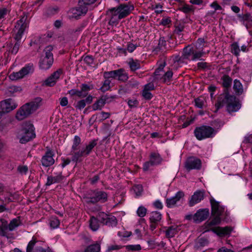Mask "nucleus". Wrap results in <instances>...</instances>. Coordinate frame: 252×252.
I'll list each match as a JSON object with an SVG mask.
<instances>
[{
    "label": "nucleus",
    "mask_w": 252,
    "mask_h": 252,
    "mask_svg": "<svg viewBox=\"0 0 252 252\" xmlns=\"http://www.w3.org/2000/svg\"><path fill=\"white\" fill-rule=\"evenodd\" d=\"M81 142L80 137L78 135H75L73 140L70 153L72 155V160L76 162L81 161L82 157L88 156L91 153L93 148L97 145V140L94 139L89 142L85 147L80 149Z\"/></svg>",
    "instance_id": "1"
},
{
    "label": "nucleus",
    "mask_w": 252,
    "mask_h": 252,
    "mask_svg": "<svg viewBox=\"0 0 252 252\" xmlns=\"http://www.w3.org/2000/svg\"><path fill=\"white\" fill-rule=\"evenodd\" d=\"M224 106H226L227 111L229 113L237 111L241 107V104L236 100V97L225 91L219 95L215 104L217 111Z\"/></svg>",
    "instance_id": "2"
},
{
    "label": "nucleus",
    "mask_w": 252,
    "mask_h": 252,
    "mask_svg": "<svg viewBox=\"0 0 252 252\" xmlns=\"http://www.w3.org/2000/svg\"><path fill=\"white\" fill-rule=\"evenodd\" d=\"M134 9V6L131 3L121 4L117 7L110 10V19L109 23L112 26H116L120 20L127 16Z\"/></svg>",
    "instance_id": "3"
},
{
    "label": "nucleus",
    "mask_w": 252,
    "mask_h": 252,
    "mask_svg": "<svg viewBox=\"0 0 252 252\" xmlns=\"http://www.w3.org/2000/svg\"><path fill=\"white\" fill-rule=\"evenodd\" d=\"M27 18V16H22L15 24L13 32L15 34L14 38L16 40V42L11 49L12 54H16L18 52L21 45L20 40L24 31L28 27V23L26 22Z\"/></svg>",
    "instance_id": "4"
},
{
    "label": "nucleus",
    "mask_w": 252,
    "mask_h": 252,
    "mask_svg": "<svg viewBox=\"0 0 252 252\" xmlns=\"http://www.w3.org/2000/svg\"><path fill=\"white\" fill-rule=\"evenodd\" d=\"M41 98L36 97L33 101L23 105L17 112L16 118L17 120H23L34 111L36 110L40 105Z\"/></svg>",
    "instance_id": "5"
},
{
    "label": "nucleus",
    "mask_w": 252,
    "mask_h": 252,
    "mask_svg": "<svg viewBox=\"0 0 252 252\" xmlns=\"http://www.w3.org/2000/svg\"><path fill=\"white\" fill-rule=\"evenodd\" d=\"M83 199L88 204H94L97 202L104 203L107 201L108 194L98 189L91 190L84 195Z\"/></svg>",
    "instance_id": "6"
},
{
    "label": "nucleus",
    "mask_w": 252,
    "mask_h": 252,
    "mask_svg": "<svg viewBox=\"0 0 252 252\" xmlns=\"http://www.w3.org/2000/svg\"><path fill=\"white\" fill-rule=\"evenodd\" d=\"M218 130L207 125H202L196 127L194 130V135L198 140L207 138H212L216 135Z\"/></svg>",
    "instance_id": "7"
},
{
    "label": "nucleus",
    "mask_w": 252,
    "mask_h": 252,
    "mask_svg": "<svg viewBox=\"0 0 252 252\" xmlns=\"http://www.w3.org/2000/svg\"><path fill=\"white\" fill-rule=\"evenodd\" d=\"M53 49L52 46H47L44 50L45 55L41 57L39 62V67L43 70L48 69L52 65L54 61L52 51Z\"/></svg>",
    "instance_id": "8"
},
{
    "label": "nucleus",
    "mask_w": 252,
    "mask_h": 252,
    "mask_svg": "<svg viewBox=\"0 0 252 252\" xmlns=\"http://www.w3.org/2000/svg\"><path fill=\"white\" fill-rule=\"evenodd\" d=\"M185 193L182 191H178L174 196L167 198L165 203L168 208H174L183 204L184 201Z\"/></svg>",
    "instance_id": "9"
},
{
    "label": "nucleus",
    "mask_w": 252,
    "mask_h": 252,
    "mask_svg": "<svg viewBox=\"0 0 252 252\" xmlns=\"http://www.w3.org/2000/svg\"><path fill=\"white\" fill-rule=\"evenodd\" d=\"M33 71V66L32 64H26L18 72H13L9 76L12 80H16L23 78L24 76Z\"/></svg>",
    "instance_id": "10"
},
{
    "label": "nucleus",
    "mask_w": 252,
    "mask_h": 252,
    "mask_svg": "<svg viewBox=\"0 0 252 252\" xmlns=\"http://www.w3.org/2000/svg\"><path fill=\"white\" fill-rule=\"evenodd\" d=\"M22 136L19 138V142L24 144L35 137V134L33 129V126L30 125L27 127H24L22 130Z\"/></svg>",
    "instance_id": "11"
},
{
    "label": "nucleus",
    "mask_w": 252,
    "mask_h": 252,
    "mask_svg": "<svg viewBox=\"0 0 252 252\" xmlns=\"http://www.w3.org/2000/svg\"><path fill=\"white\" fill-rule=\"evenodd\" d=\"M47 151L41 159L42 166L47 167L52 166L55 163L54 157L55 154L50 148L47 147Z\"/></svg>",
    "instance_id": "12"
},
{
    "label": "nucleus",
    "mask_w": 252,
    "mask_h": 252,
    "mask_svg": "<svg viewBox=\"0 0 252 252\" xmlns=\"http://www.w3.org/2000/svg\"><path fill=\"white\" fill-rule=\"evenodd\" d=\"M201 166L200 159L195 157L189 158L185 163V167L188 170L192 169H199Z\"/></svg>",
    "instance_id": "13"
},
{
    "label": "nucleus",
    "mask_w": 252,
    "mask_h": 252,
    "mask_svg": "<svg viewBox=\"0 0 252 252\" xmlns=\"http://www.w3.org/2000/svg\"><path fill=\"white\" fill-rule=\"evenodd\" d=\"M149 220L150 229L153 231L157 228L158 223L161 220V214L158 211H153L150 214Z\"/></svg>",
    "instance_id": "14"
},
{
    "label": "nucleus",
    "mask_w": 252,
    "mask_h": 252,
    "mask_svg": "<svg viewBox=\"0 0 252 252\" xmlns=\"http://www.w3.org/2000/svg\"><path fill=\"white\" fill-rule=\"evenodd\" d=\"M62 73L61 69H58L55 71L44 81L43 85L49 87L54 86L59 79Z\"/></svg>",
    "instance_id": "15"
},
{
    "label": "nucleus",
    "mask_w": 252,
    "mask_h": 252,
    "mask_svg": "<svg viewBox=\"0 0 252 252\" xmlns=\"http://www.w3.org/2000/svg\"><path fill=\"white\" fill-rule=\"evenodd\" d=\"M0 106L2 107V109L5 111V112L9 113L15 109L17 107L18 105L12 98H8L1 101Z\"/></svg>",
    "instance_id": "16"
},
{
    "label": "nucleus",
    "mask_w": 252,
    "mask_h": 252,
    "mask_svg": "<svg viewBox=\"0 0 252 252\" xmlns=\"http://www.w3.org/2000/svg\"><path fill=\"white\" fill-rule=\"evenodd\" d=\"M205 191L204 190H198L196 191L191 196L189 200V206L192 207L195 204L198 203L204 198Z\"/></svg>",
    "instance_id": "17"
},
{
    "label": "nucleus",
    "mask_w": 252,
    "mask_h": 252,
    "mask_svg": "<svg viewBox=\"0 0 252 252\" xmlns=\"http://www.w3.org/2000/svg\"><path fill=\"white\" fill-rule=\"evenodd\" d=\"M209 211L208 209H201L198 210L193 216V220L196 222L202 221L208 217Z\"/></svg>",
    "instance_id": "18"
},
{
    "label": "nucleus",
    "mask_w": 252,
    "mask_h": 252,
    "mask_svg": "<svg viewBox=\"0 0 252 252\" xmlns=\"http://www.w3.org/2000/svg\"><path fill=\"white\" fill-rule=\"evenodd\" d=\"M113 97H110L107 95L102 96L100 99L97 100L92 105V109L94 111L101 110L106 103H108L111 101V99Z\"/></svg>",
    "instance_id": "19"
},
{
    "label": "nucleus",
    "mask_w": 252,
    "mask_h": 252,
    "mask_svg": "<svg viewBox=\"0 0 252 252\" xmlns=\"http://www.w3.org/2000/svg\"><path fill=\"white\" fill-rule=\"evenodd\" d=\"M88 10V7L85 6L82 3H79V6L73 8L71 9L72 16L75 18L85 15Z\"/></svg>",
    "instance_id": "20"
},
{
    "label": "nucleus",
    "mask_w": 252,
    "mask_h": 252,
    "mask_svg": "<svg viewBox=\"0 0 252 252\" xmlns=\"http://www.w3.org/2000/svg\"><path fill=\"white\" fill-rule=\"evenodd\" d=\"M211 203L212 214L214 216H221L224 211V207L221 206L219 202L215 200H211Z\"/></svg>",
    "instance_id": "21"
},
{
    "label": "nucleus",
    "mask_w": 252,
    "mask_h": 252,
    "mask_svg": "<svg viewBox=\"0 0 252 252\" xmlns=\"http://www.w3.org/2000/svg\"><path fill=\"white\" fill-rule=\"evenodd\" d=\"M64 179V176L62 175V172H59L56 173L55 176H48L47 179V182L46 183V186H50L52 184L58 183L61 182Z\"/></svg>",
    "instance_id": "22"
},
{
    "label": "nucleus",
    "mask_w": 252,
    "mask_h": 252,
    "mask_svg": "<svg viewBox=\"0 0 252 252\" xmlns=\"http://www.w3.org/2000/svg\"><path fill=\"white\" fill-rule=\"evenodd\" d=\"M164 231L165 236L168 238H171L175 236L180 230L179 226L177 225H173L168 227H164Z\"/></svg>",
    "instance_id": "23"
},
{
    "label": "nucleus",
    "mask_w": 252,
    "mask_h": 252,
    "mask_svg": "<svg viewBox=\"0 0 252 252\" xmlns=\"http://www.w3.org/2000/svg\"><path fill=\"white\" fill-rule=\"evenodd\" d=\"M212 230L218 235L223 236L229 234L232 231V228L229 226L224 227H217L213 228Z\"/></svg>",
    "instance_id": "24"
},
{
    "label": "nucleus",
    "mask_w": 252,
    "mask_h": 252,
    "mask_svg": "<svg viewBox=\"0 0 252 252\" xmlns=\"http://www.w3.org/2000/svg\"><path fill=\"white\" fill-rule=\"evenodd\" d=\"M75 38V36H73L68 30L66 33L58 37V41L63 44H65L73 40Z\"/></svg>",
    "instance_id": "25"
},
{
    "label": "nucleus",
    "mask_w": 252,
    "mask_h": 252,
    "mask_svg": "<svg viewBox=\"0 0 252 252\" xmlns=\"http://www.w3.org/2000/svg\"><path fill=\"white\" fill-rule=\"evenodd\" d=\"M153 165H158L161 163L162 159L160 157V155L158 153H151L150 155L149 160Z\"/></svg>",
    "instance_id": "26"
},
{
    "label": "nucleus",
    "mask_w": 252,
    "mask_h": 252,
    "mask_svg": "<svg viewBox=\"0 0 252 252\" xmlns=\"http://www.w3.org/2000/svg\"><path fill=\"white\" fill-rule=\"evenodd\" d=\"M1 224L0 225V236L9 238L10 237L7 235V232L8 230V225L7 221L5 220H1Z\"/></svg>",
    "instance_id": "27"
},
{
    "label": "nucleus",
    "mask_w": 252,
    "mask_h": 252,
    "mask_svg": "<svg viewBox=\"0 0 252 252\" xmlns=\"http://www.w3.org/2000/svg\"><path fill=\"white\" fill-rule=\"evenodd\" d=\"M192 47V45H188L183 49L181 56L183 60H191Z\"/></svg>",
    "instance_id": "28"
},
{
    "label": "nucleus",
    "mask_w": 252,
    "mask_h": 252,
    "mask_svg": "<svg viewBox=\"0 0 252 252\" xmlns=\"http://www.w3.org/2000/svg\"><path fill=\"white\" fill-rule=\"evenodd\" d=\"M204 55L203 49L198 50L196 47L193 46L191 60L196 61L199 59Z\"/></svg>",
    "instance_id": "29"
},
{
    "label": "nucleus",
    "mask_w": 252,
    "mask_h": 252,
    "mask_svg": "<svg viewBox=\"0 0 252 252\" xmlns=\"http://www.w3.org/2000/svg\"><path fill=\"white\" fill-rule=\"evenodd\" d=\"M110 116V113L108 112H102L100 113H98L96 115H93L91 118L90 119V121H94L96 120L97 119H98V121H103L105 119L109 118Z\"/></svg>",
    "instance_id": "30"
},
{
    "label": "nucleus",
    "mask_w": 252,
    "mask_h": 252,
    "mask_svg": "<svg viewBox=\"0 0 252 252\" xmlns=\"http://www.w3.org/2000/svg\"><path fill=\"white\" fill-rule=\"evenodd\" d=\"M89 226L93 231L97 230L100 226L98 219L94 216L91 217L89 220Z\"/></svg>",
    "instance_id": "31"
},
{
    "label": "nucleus",
    "mask_w": 252,
    "mask_h": 252,
    "mask_svg": "<svg viewBox=\"0 0 252 252\" xmlns=\"http://www.w3.org/2000/svg\"><path fill=\"white\" fill-rule=\"evenodd\" d=\"M128 64L132 71H134L141 68L140 62L138 60H134L132 58L129 59Z\"/></svg>",
    "instance_id": "32"
},
{
    "label": "nucleus",
    "mask_w": 252,
    "mask_h": 252,
    "mask_svg": "<svg viewBox=\"0 0 252 252\" xmlns=\"http://www.w3.org/2000/svg\"><path fill=\"white\" fill-rule=\"evenodd\" d=\"M21 224V221L19 217L12 219L8 225V230L9 231H13L16 228Z\"/></svg>",
    "instance_id": "33"
},
{
    "label": "nucleus",
    "mask_w": 252,
    "mask_h": 252,
    "mask_svg": "<svg viewBox=\"0 0 252 252\" xmlns=\"http://www.w3.org/2000/svg\"><path fill=\"white\" fill-rule=\"evenodd\" d=\"M222 80V86L225 88L224 91L228 92V89L231 86L232 79L228 76L224 75L221 78Z\"/></svg>",
    "instance_id": "34"
},
{
    "label": "nucleus",
    "mask_w": 252,
    "mask_h": 252,
    "mask_svg": "<svg viewBox=\"0 0 252 252\" xmlns=\"http://www.w3.org/2000/svg\"><path fill=\"white\" fill-rule=\"evenodd\" d=\"M233 89L237 94H241L243 92V85L240 81L237 79L234 80Z\"/></svg>",
    "instance_id": "35"
},
{
    "label": "nucleus",
    "mask_w": 252,
    "mask_h": 252,
    "mask_svg": "<svg viewBox=\"0 0 252 252\" xmlns=\"http://www.w3.org/2000/svg\"><path fill=\"white\" fill-rule=\"evenodd\" d=\"M173 74V73L171 70H169L166 72L161 78L163 82L167 85L170 84L172 80Z\"/></svg>",
    "instance_id": "36"
},
{
    "label": "nucleus",
    "mask_w": 252,
    "mask_h": 252,
    "mask_svg": "<svg viewBox=\"0 0 252 252\" xmlns=\"http://www.w3.org/2000/svg\"><path fill=\"white\" fill-rule=\"evenodd\" d=\"M195 106L198 108H203L206 103V99L204 97H198L194 99Z\"/></svg>",
    "instance_id": "37"
},
{
    "label": "nucleus",
    "mask_w": 252,
    "mask_h": 252,
    "mask_svg": "<svg viewBox=\"0 0 252 252\" xmlns=\"http://www.w3.org/2000/svg\"><path fill=\"white\" fill-rule=\"evenodd\" d=\"M100 250V245L98 243H96L87 247L84 252H99Z\"/></svg>",
    "instance_id": "38"
},
{
    "label": "nucleus",
    "mask_w": 252,
    "mask_h": 252,
    "mask_svg": "<svg viewBox=\"0 0 252 252\" xmlns=\"http://www.w3.org/2000/svg\"><path fill=\"white\" fill-rule=\"evenodd\" d=\"M179 10L185 13H189L194 11V7L192 5L184 4L179 7Z\"/></svg>",
    "instance_id": "39"
},
{
    "label": "nucleus",
    "mask_w": 252,
    "mask_h": 252,
    "mask_svg": "<svg viewBox=\"0 0 252 252\" xmlns=\"http://www.w3.org/2000/svg\"><path fill=\"white\" fill-rule=\"evenodd\" d=\"M68 94L71 95H77L79 97H84L87 96V93H82V91L77 89H71L68 91Z\"/></svg>",
    "instance_id": "40"
},
{
    "label": "nucleus",
    "mask_w": 252,
    "mask_h": 252,
    "mask_svg": "<svg viewBox=\"0 0 252 252\" xmlns=\"http://www.w3.org/2000/svg\"><path fill=\"white\" fill-rule=\"evenodd\" d=\"M119 73L117 76V78L119 80L125 82L128 79V76L126 73L123 69H118Z\"/></svg>",
    "instance_id": "41"
},
{
    "label": "nucleus",
    "mask_w": 252,
    "mask_h": 252,
    "mask_svg": "<svg viewBox=\"0 0 252 252\" xmlns=\"http://www.w3.org/2000/svg\"><path fill=\"white\" fill-rule=\"evenodd\" d=\"M119 72L118 69L108 72H104L103 76L104 78H107L108 79H110L111 78L116 79Z\"/></svg>",
    "instance_id": "42"
},
{
    "label": "nucleus",
    "mask_w": 252,
    "mask_h": 252,
    "mask_svg": "<svg viewBox=\"0 0 252 252\" xmlns=\"http://www.w3.org/2000/svg\"><path fill=\"white\" fill-rule=\"evenodd\" d=\"M60 221L56 217H52L49 220V224L52 228H56L60 225Z\"/></svg>",
    "instance_id": "43"
},
{
    "label": "nucleus",
    "mask_w": 252,
    "mask_h": 252,
    "mask_svg": "<svg viewBox=\"0 0 252 252\" xmlns=\"http://www.w3.org/2000/svg\"><path fill=\"white\" fill-rule=\"evenodd\" d=\"M128 252L139 251L141 250V247L140 245H128L124 246Z\"/></svg>",
    "instance_id": "44"
},
{
    "label": "nucleus",
    "mask_w": 252,
    "mask_h": 252,
    "mask_svg": "<svg viewBox=\"0 0 252 252\" xmlns=\"http://www.w3.org/2000/svg\"><path fill=\"white\" fill-rule=\"evenodd\" d=\"M105 79V80L103 82L102 86L100 88V90H101L102 92H105L109 90L110 88V83L111 81L107 78Z\"/></svg>",
    "instance_id": "45"
},
{
    "label": "nucleus",
    "mask_w": 252,
    "mask_h": 252,
    "mask_svg": "<svg viewBox=\"0 0 252 252\" xmlns=\"http://www.w3.org/2000/svg\"><path fill=\"white\" fill-rule=\"evenodd\" d=\"M37 240L36 239L33 237L32 240L28 244L26 252H33L34 250L33 248Z\"/></svg>",
    "instance_id": "46"
},
{
    "label": "nucleus",
    "mask_w": 252,
    "mask_h": 252,
    "mask_svg": "<svg viewBox=\"0 0 252 252\" xmlns=\"http://www.w3.org/2000/svg\"><path fill=\"white\" fill-rule=\"evenodd\" d=\"M132 189L136 196L141 195L143 191V187L141 185H134L132 188Z\"/></svg>",
    "instance_id": "47"
},
{
    "label": "nucleus",
    "mask_w": 252,
    "mask_h": 252,
    "mask_svg": "<svg viewBox=\"0 0 252 252\" xmlns=\"http://www.w3.org/2000/svg\"><path fill=\"white\" fill-rule=\"evenodd\" d=\"M108 215L104 212H100L97 216L96 218L101 223L105 224Z\"/></svg>",
    "instance_id": "48"
},
{
    "label": "nucleus",
    "mask_w": 252,
    "mask_h": 252,
    "mask_svg": "<svg viewBox=\"0 0 252 252\" xmlns=\"http://www.w3.org/2000/svg\"><path fill=\"white\" fill-rule=\"evenodd\" d=\"M117 221L115 217L108 216L105 225L109 226H115L117 224Z\"/></svg>",
    "instance_id": "49"
},
{
    "label": "nucleus",
    "mask_w": 252,
    "mask_h": 252,
    "mask_svg": "<svg viewBox=\"0 0 252 252\" xmlns=\"http://www.w3.org/2000/svg\"><path fill=\"white\" fill-rule=\"evenodd\" d=\"M166 65V62L164 60L161 61L160 63H159L158 67V68L155 70L154 74L156 76H158L160 75V72L162 71L164 67Z\"/></svg>",
    "instance_id": "50"
},
{
    "label": "nucleus",
    "mask_w": 252,
    "mask_h": 252,
    "mask_svg": "<svg viewBox=\"0 0 252 252\" xmlns=\"http://www.w3.org/2000/svg\"><path fill=\"white\" fill-rule=\"evenodd\" d=\"M147 211V210L145 207L140 206L138 207L136 213L139 217L143 218L146 216Z\"/></svg>",
    "instance_id": "51"
},
{
    "label": "nucleus",
    "mask_w": 252,
    "mask_h": 252,
    "mask_svg": "<svg viewBox=\"0 0 252 252\" xmlns=\"http://www.w3.org/2000/svg\"><path fill=\"white\" fill-rule=\"evenodd\" d=\"M185 28L184 24L180 23L175 26V29L174 30V33L178 34L179 35H181V32L184 31Z\"/></svg>",
    "instance_id": "52"
},
{
    "label": "nucleus",
    "mask_w": 252,
    "mask_h": 252,
    "mask_svg": "<svg viewBox=\"0 0 252 252\" xmlns=\"http://www.w3.org/2000/svg\"><path fill=\"white\" fill-rule=\"evenodd\" d=\"M240 51L238 44L237 42L233 43L231 45V53L237 56L239 55Z\"/></svg>",
    "instance_id": "53"
},
{
    "label": "nucleus",
    "mask_w": 252,
    "mask_h": 252,
    "mask_svg": "<svg viewBox=\"0 0 252 252\" xmlns=\"http://www.w3.org/2000/svg\"><path fill=\"white\" fill-rule=\"evenodd\" d=\"M29 169L27 165H19L17 167V171L22 175H25L27 174Z\"/></svg>",
    "instance_id": "54"
},
{
    "label": "nucleus",
    "mask_w": 252,
    "mask_h": 252,
    "mask_svg": "<svg viewBox=\"0 0 252 252\" xmlns=\"http://www.w3.org/2000/svg\"><path fill=\"white\" fill-rule=\"evenodd\" d=\"M93 88L94 86L93 85H89L86 84H82L81 85V90L82 91V93H87L88 91H89L91 89H93Z\"/></svg>",
    "instance_id": "55"
},
{
    "label": "nucleus",
    "mask_w": 252,
    "mask_h": 252,
    "mask_svg": "<svg viewBox=\"0 0 252 252\" xmlns=\"http://www.w3.org/2000/svg\"><path fill=\"white\" fill-rule=\"evenodd\" d=\"M84 62L87 64L91 65L93 64L94 62V59L92 56L87 55L83 59Z\"/></svg>",
    "instance_id": "56"
},
{
    "label": "nucleus",
    "mask_w": 252,
    "mask_h": 252,
    "mask_svg": "<svg viewBox=\"0 0 252 252\" xmlns=\"http://www.w3.org/2000/svg\"><path fill=\"white\" fill-rule=\"evenodd\" d=\"M138 101L136 99H128L127 104L129 107H136L138 105Z\"/></svg>",
    "instance_id": "57"
},
{
    "label": "nucleus",
    "mask_w": 252,
    "mask_h": 252,
    "mask_svg": "<svg viewBox=\"0 0 252 252\" xmlns=\"http://www.w3.org/2000/svg\"><path fill=\"white\" fill-rule=\"evenodd\" d=\"M97 0H79V3H82L85 6H87L94 4Z\"/></svg>",
    "instance_id": "58"
},
{
    "label": "nucleus",
    "mask_w": 252,
    "mask_h": 252,
    "mask_svg": "<svg viewBox=\"0 0 252 252\" xmlns=\"http://www.w3.org/2000/svg\"><path fill=\"white\" fill-rule=\"evenodd\" d=\"M221 221L220 216H215V218L209 222V225H214L219 224Z\"/></svg>",
    "instance_id": "59"
},
{
    "label": "nucleus",
    "mask_w": 252,
    "mask_h": 252,
    "mask_svg": "<svg viewBox=\"0 0 252 252\" xmlns=\"http://www.w3.org/2000/svg\"><path fill=\"white\" fill-rule=\"evenodd\" d=\"M197 67L199 69H205L209 68L210 65L206 62H199L197 63Z\"/></svg>",
    "instance_id": "60"
},
{
    "label": "nucleus",
    "mask_w": 252,
    "mask_h": 252,
    "mask_svg": "<svg viewBox=\"0 0 252 252\" xmlns=\"http://www.w3.org/2000/svg\"><path fill=\"white\" fill-rule=\"evenodd\" d=\"M86 105V103H85V100L82 99L77 102L75 107L77 109L81 110L85 107Z\"/></svg>",
    "instance_id": "61"
},
{
    "label": "nucleus",
    "mask_w": 252,
    "mask_h": 252,
    "mask_svg": "<svg viewBox=\"0 0 252 252\" xmlns=\"http://www.w3.org/2000/svg\"><path fill=\"white\" fill-rule=\"evenodd\" d=\"M142 96L144 97V98L148 100L151 99L153 97V95L150 93V92L147 91L146 90H143Z\"/></svg>",
    "instance_id": "62"
},
{
    "label": "nucleus",
    "mask_w": 252,
    "mask_h": 252,
    "mask_svg": "<svg viewBox=\"0 0 252 252\" xmlns=\"http://www.w3.org/2000/svg\"><path fill=\"white\" fill-rule=\"evenodd\" d=\"M122 248V246L117 245H113L108 246L107 249L108 252H112L113 251L118 250Z\"/></svg>",
    "instance_id": "63"
},
{
    "label": "nucleus",
    "mask_w": 252,
    "mask_h": 252,
    "mask_svg": "<svg viewBox=\"0 0 252 252\" xmlns=\"http://www.w3.org/2000/svg\"><path fill=\"white\" fill-rule=\"evenodd\" d=\"M33 252H51L50 249H45L41 247H36Z\"/></svg>",
    "instance_id": "64"
}]
</instances>
